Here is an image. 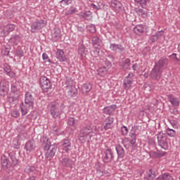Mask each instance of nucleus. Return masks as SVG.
I'll return each mask as SVG.
<instances>
[{
	"mask_svg": "<svg viewBox=\"0 0 180 180\" xmlns=\"http://www.w3.org/2000/svg\"><path fill=\"white\" fill-rule=\"evenodd\" d=\"M42 147H44V149L47 151L49 150V149L51 148V145H50V142H49V141H46V142H44L43 144H42Z\"/></svg>",
	"mask_w": 180,
	"mask_h": 180,
	"instance_id": "de8ad7c7",
	"label": "nucleus"
},
{
	"mask_svg": "<svg viewBox=\"0 0 180 180\" xmlns=\"http://www.w3.org/2000/svg\"><path fill=\"white\" fill-rule=\"evenodd\" d=\"M92 57H98L99 56V49L95 48L94 50L91 51Z\"/></svg>",
	"mask_w": 180,
	"mask_h": 180,
	"instance_id": "8fccbe9b",
	"label": "nucleus"
},
{
	"mask_svg": "<svg viewBox=\"0 0 180 180\" xmlns=\"http://www.w3.org/2000/svg\"><path fill=\"white\" fill-rule=\"evenodd\" d=\"M146 179L147 180H154L155 178V172L153 169H149L145 176Z\"/></svg>",
	"mask_w": 180,
	"mask_h": 180,
	"instance_id": "c85d7f7f",
	"label": "nucleus"
},
{
	"mask_svg": "<svg viewBox=\"0 0 180 180\" xmlns=\"http://www.w3.org/2000/svg\"><path fill=\"white\" fill-rule=\"evenodd\" d=\"M8 91H9V83L5 79L1 80L0 82L1 96H6V95H8Z\"/></svg>",
	"mask_w": 180,
	"mask_h": 180,
	"instance_id": "1a4fd4ad",
	"label": "nucleus"
},
{
	"mask_svg": "<svg viewBox=\"0 0 180 180\" xmlns=\"http://www.w3.org/2000/svg\"><path fill=\"white\" fill-rule=\"evenodd\" d=\"M34 106V98L30 92L25 93V104L22 103L20 106L22 116L27 115L29 110H33Z\"/></svg>",
	"mask_w": 180,
	"mask_h": 180,
	"instance_id": "f257e3e1",
	"label": "nucleus"
},
{
	"mask_svg": "<svg viewBox=\"0 0 180 180\" xmlns=\"http://www.w3.org/2000/svg\"><path fill=\"white\" fill-rule=\"evenodd\" d=\"M111 6L112 8H113L115 12H119V11L122 9V6H123V5L122 4V3H120V1L117 0H112L111 1Z\"/></svg>",
	"mask_w": 180,
	"mask_h": 180,
	"instance_id": "bb28decb",
	"label": "nucleus"
},
{
	"mask_svg": "<svg viewBox=\"0 0 180 180\" xmlns=\"http://www.w3.org/2000/svg\"><path fill=\"white\" fill-rule=\"evenodd\" d=\"M110 61H113V56H107L105 60V65H107L108 68H110V67H112V62Z\"/></svg>",
	"mask_w": 180,
	"mask_h": 180,
	"instance_id": "ea45409f",
	"label": "nucleus"
},
{
	"mask_svg": "<svg viewBox=\"0 0 180 180\" xmlns=\"http://www.w3.org/2000/svg\"><path fill=\"white\" fill-rule=\"evenodd\" d=\"M11 70H12V69H11V65H9L8 64L4 65V71H5V72H6V74L8 72H11Z\"/></svg>",
	"mask_w": 180,
	"mask_h": 180,
	"instance_id": "603ef678",
	"label": "nucleus"
},
{
	"mask_svg": "<svg viewBox=\"0 0 180 180\" xmlns=\"http://www.w3.org/2000/svg\"><path fill=\"white\" fill-rule=\"evenodd\" d=\"M83 19H86V20H91L92 19V13L91 11H86L81 14L80 15Z\"/></svg>",
	"mask_w": 180,
	"mask_h": 180,
	"instance_id": "c9c22d12",
	"label": "nucleus"
},
{
	"mask_svg": "<svg viewBox=\"0 0 180 180\" xmlns=\"http://www.w3.org/2000/svg\"><path fill=\"white\" fill-rule=\"evenodd\" d=\"M162 179L163 180H174V177L171 176V174L168 173H165L162 174Z\"/></svg>",
	"mask_w": 180,
	"mask_h": 180,
	"instance_id": "49530a36",
	"label": "nucleus"
},
{
	"mask_svg": "<svg viewBox=\"0 0 180 180\" xmlns=\"http://www.w3.org/2000/svg\"><path fill=\"white\" fill-rule=\"evenodd\" d=\"M46 26V22L44 20H39L34 22L31 25V32L32 33H36L37 30L43 29Z\"/></svg>",
	"mask_w": 180,
	"mask_h": 180,
	"instance_id": "423d86ee",
	"label": "nucleus"
},
{
	"mask_svg": "<svg viewBox=\"0 0 180 180\" xmlns=\"http://www.w3.org/2000/svg\"><path fill=\"white\" fill-rule=\"evenodd\" d=\"M20 113L19 111L18 110H13L11 112V116H13V117H19Z\"/></svg>",
	"mask_w": 180,
	"mask_h": 180,
	"instance_id": "4d7b16f0",
	"label": "nucleus"
},
{
	"mask_svg": "<svg viewBox=\"0 0 180 180\" xmlns=\"http://www.w3.org/2000/svg\"><path fill=\"white\" fill-rule=\"evenodd\" d=\"M113 151L112 149H107L104 151L103 155V162L108 163L111 162L112 160L114 158Z\"/></svg>",
	"mask_w": 180,
	"mask_h": 180,
	"instance_id": "9d476101",
	"label": "nucleus"
},
{
	"mask_svg": "<svg viewBox=\"0 0 180 180\" xmlns=\"http://www.w3.org/2000/svg\"><path fill=\"white\" fill-rule=\"evenodd\" d=\"M68 124L69 126H73V127H75V126H78V120H75L74 117H69Z\"/></svg>",
	"mask_w": 180,
	"mask_h": 180,
	"instance_id": "4c0bfd02",
	"label": "nucleus"
},
{
	"mask_svg": "<svg viewBox=\"0 0 180 180\" xmlns=\"http://www.w3.org/2000/svg\"><path fill=\"white\" fill-rule=\"evenodd\" d=\"M16 54L17 56L19 57V58H22V57H23V51L18 50Z\"/></svg>",
	"mask_w": 180,
	"mask_h": 180,
	"instance_id": "bf43d9fd",
	"label": "nucleus"
},
{
	"mask_svg": "<svg viewBox=\"0 0 180 180\" xmlns=\"http://www.w3.org/2000/svg\"><path fill=\"white\" fill-rule=\"evenodd\" d=\"M168 65V58L163 57L161 58L157 63H155V66L158 67L160 70H164L165 67Z\"/></svg>",
	"mask_w": 180,
	"mask_h": 180,
	"instance_id": "6ab92c4d",
	"label": "nucleus"
},
{
	"mask_svg": "<svg viewBox=\"0 0 180 180\" xmlns=\"http://www.w3.org/2000/svg\"><path fill=\"white\" fill-rule=\"evenodd\" d=\"M39 85L43 92H49L51 89V82L46 76H41L39 78Z\"/></svg>",
	"mask_w": 180,
	"mask_h": 180,
	"instance_id": "20e7f679",
	"label": "nucleus"
},
{
	"mask_svg": "<svg viewBox=\"0 0 180 180\" xmlns=\"http://www.w3.org/2000/svg\"><path fill=\"white\" fill-rule=\"evenodd\" d=\"M95 167L97 169H99V168H102V167H103V165L101 164L99 162H97L95 165Z\"/></svg>",
	"mask_w": 180,
	"mask_h": 180,
	"instance_id": "338daca9",
	"label": "nucleus"
},
{
	"mask_svg": "<svg viewBox=\"0 0 180 180\" xmlns=\"http://www.w3.org/2000/svg\"><path fill=\"white\" fill-rule=\"evenodd\" d=\"M1 165L6 171H12L13 169L12 163H11L9 159L6 158L5 156L1 158Z\"/></svg>",
	"mask_w": 180,
	"mask_h": 180,
	"instance_id": "2eb2a0df",
	"label": "nucleus"
},
{
	"mask_svg": "<svg viewBox=\"0 0 180 180\" xmlns=\"http://www.w3.org/2000/svg\"><path fill=\"white\" fill-rule=\"evenodd\" d=\"M19 94L18 93L13 94L12 96H10L8 98V102H9V103H13L14 102H18V101L19 100Z\"/></svg>",
	"mask_w": 180,
	"mask_h": 180,
	"instance_id": "72a5a7b5",
	"label": "nucleus"
},
{
	"mask_svg": "<svg viewBox=\"0 0 180 180\" xmlns=\"http://www.w3.org/2000/svg\"><path fill=\"white\" fill-rule=\"evenodd\" d=\"M150 40L152 41V43H155V41L158 40V38L156 37L155 34L150 37Z\"/></svg>",
	"mask_w": 180,
	"mask_h": 180,
	"instance_id": "13d9d810",
	"label": "nucleus"
},
{
	"mask_svg": "<svg viewBox=\"0 0 180 180\" xmlns=\"http://www.w3.org/2000/svg\"><path fill=\"white\" fill-rule=\"evenodd\" d=\"M52 128L53 131H55L56 136H60V134H61V129L60 127H57V124L53 125Z\"/></svg>",
	"mask_w": 180,
	"mask_h": 180,
	"instance_id": "c03bdc74",
	"label": "nucleus"
},
{
	"mask_svg": "<svg viewBox=\"0 0 180 180\" xmlns=\"http://www.w3.org/2000/svg\"><path fill=\"white\" fill-rule=\"evenodd\" d=\"M56 58L59 60V61H67V58L65 57V54H64V51L62 49H58L56 53Z\"/></svg>",
	"mask_w": 180,
	"mask_h": 180,
	"instance_id": "a878e982",
	"label": "nucleus"
},
{
	"mask_svg": "<svg viewBox=\"0 0 180 180\" xmlns=\"http://www.w3.org/2000/svg\"><path fill=\"white\" fill-rule=\"evenodd\" d=\"M136 12L139 16H142V18H146V16H147V12L141 8H136Z\"/></svg>",
	"mask_w": 180,
	"mask_h": 180,
	"instance_id": "37998d69",
	"label": "nucleus"
},
{
	"mask_svg": "<svg viewBox=\"0 0 180 180\" xmlns=\"http://www.w3.org/2000/svg\"><path fill=\"white\" fill-rule=\"evenodd\" d=\"M91 43H92V46H93V47H94V49H101V47H102V46H103L102 39L98 36H95V37H92Z\"/></svg>",
	"mask_w": 180,
	"mask_h": 180,
	"instance_id": "4468645a",
	"label": "nucleus"
},
{
	"mask_svg": "<svg viewBox=\"0 0 180 180\" xmlns=\"http://www.w3.org/2000/svg\"><path fill=\"white\" fill-rule=\"evenodd\" d=\"M91 8H93V9H96L97 11H99V9H101V6L91 4Z\"/></svg>",
	"mask_w": 180,
	"mask_h": 180,
	"instance_id": "69168bd1",
	"label": "nucleus"
},
{
	"mask_svg": "<svg viewBox=\"0 0 180 180\" xmlns=\"http://www.w3.org/2000/svg\"><path fill=\"white\" fill-rule=\"evenodd\" d=\"M94 133V129H92V127L89 125H87L86 127H84L81 131L80 134L79 135V140H84V139H91L92 137V134Z\"/></svg>",
	"mask_w": 180,
	"mask_h": 180,
	"instance_id": "7ed1b4c3",
	"label": "nucleus"
},
{
	"mask_svg": "<svg viewBox=\"0 0 180 180\" xmlns=\"http://www.w3.org/2000/svg\"><path fill=\"white\" fill-rule=\"evenodd\" d=\"M115 121V119L112 117H108L105 118V120L103 122L101 128L102 130H105V131L107 130H110L113 127V122Z\"/></svg>",
	"mask_w": 180,
	"mask_h": 180,
	"instance_id": "0eeeda50",
	"label": "nucleus"
},
{
	"mask_svg": "<svg viewBox=\"0 0 180 180\" xmlns=\"http://www.w3.org/2000/svg\"><path fill=\"white\" fill-rule=\"evenodd\" d=\"M91 89H92V84H91V83H86V84H83V86L82 87V91L83 94L89 92V91H91Z\"/></svg>",
	"mask_w": 180,
	"mask_h": 180,
	"instance_id": "2f4dec72",
	"label": "nucleus"
},
{
	"mask_svg": "<svg viewBox=\"0 0 180 180\" xmlns=\"http://www.w3.org/2000/svg\"><path fill=\"white\" fill-rule=\"evenodd\" d=\"M136 5L141 6V8H146L148 0H134Z\"/></svg>",
	"mask_w": 180,
	"mask_h": 180,
	"instance_id": "473e14b6",
	"label": "nucleus"
},
{
	"mask_svg": "<svg viewBox=\"0 0 180 180\" xmlns=\"http://www.w3.org/2000/svg\"><path fill=\"white\" fill-rule=\"evenodd\" d=\"M97 72L100 77H105V75L108 74V68H106L105 66H103L97 70Z\"/></svg>",
	"mask_w": 180,
	"mask_h": 180,
	"instance_id": "7c9ffc66",
	"label": "nucleus"
},
{
	"mask_svg": "<svg viewBox=\"0 0 180 180\" xmlns=\"http://www.w3.org/2000/svg\"><path fill=\"white\" fill-rule=\"evenodd\" d=\"M149 155L150 158H158V153L155 151H153V150L150 151Z\"/></svg>",
	"mask_w": 180,
	"mask_h": 180,
	"instance_id": "3c124183",
	"label": "nucleus"
},
{
	"mask_svg": "<svg viewBox=\"0 0 180 180\" xmlns=\"http://www.w3.org/2000/svg\"><path fill=\"white\" fill-rule=\"evenodd\" d=\"M4 29L6 32H8V33H11V32H13V30H15V25L8 24L5 26Z\"/></svg>",
	"mask_w": 180,
	"mask_h": 180,
	"instance_id": "79ce46f5",
	"label": "nucleus"
},
{
	"mask_svg": "<svg viewBox=\"0 0 180 180\" xmlns=\"http://www.w3.org/2000/svg\"><path fill=\"white\" fill-rule=\"evenodd\" d=\"M6 75H8V77L10 78H15V77L16 75V74H15V72H12V70L10 71L9 72H8Z\"/></svg>",
	"mask_w": 180,
	"mask_h": 180,
	"instance_id": "0e129e2a",
	"label": "nucleus"
},
{
	"mask_svg": "<svg viewBox=\"0 0 180 180\" xmlns=\"http://www.w3.org/2000/svg\"><path fill=\"white\" fill-rule=\"evenodd\" d=\"M42 58L45 61H49L50 63V59H49V56L47 55V53H43L42 54Z\"/></svg>",
	"mask_w": 180,
	"mask_h": 180,
	"instance_id": "680f3d73",
	"label": "nucleus"
},
{
	"mask_svg": "<svg viewBox=\"0 0 180 180\" xmlns=\"http://www.w3.org/2000/svg\"><path fill=\"white\" fill-rule=\"evenodd\" d=\"M133 30L135 34H138L139 36H141V34H143V33H144V30H146V25H137L134 27Z\"/></svg>",
	"mask_w": 180,
	"mask_h": 180,
	"instance_id": "5701e85b",
	"label": "nucleus"
},
{
	"mask_svg": "<svg viewBox=\"0 0 180 180\" xmlns=\"http://www.w3.org/2000/svg\"><path fill=\"white\" fill-rule=\"evenodd\" d=\"M166 134H167L169 137H175V136H176V131L168 127L166 129Z\"/></svg>",
	"mask_w": 180,
	"mask_h": 180,
	"instance_id": "58836bf2",
	"label": "nucleus"
},
{
	"mask_svg": "<svg viewBox=\"0 0 180 180\" xmlns=\"http://www.w3.org/2000/svg\"><path fill=\"white\" fill-rule=\"evenodd\" d=\"M25 149L28 153H32V151H34L36 149V144L34 139L29 140L26 143L25 146Z\"/></svg>",
	"mask_w": 180,
	"mask_h": 180,
	"instance_id": "a211bd4d",
	"label": "nucleus"
},
{
	"mask_svg": "<svg viewBox=\"0 0 180 180\" xmlns=\"http://www.w3.org/2000/svg\"><path fill=\"white\" fill-rule=\"evenodd\" d=\"M48 108L52 117H53V119H57V117L61 114V111L65 107L63 103L56 101L51 102L50 104H49Z\"/></svg>",
	"mask_w": 180,
	"mask_h": 180,
	"instance_id": "f03ea898",
	"label": "nucleus"
},
{
	"mask_svg": "<svg viewBox=\"0 0 180 180\" xmlns=\"http://www.w3.org/2000/svg\"><path fill=\"white\" fill-rule=\"evenodd\" d=\"M78 53L81 57H84V56H86L88 54V50L84 45H81L78 49Z\"/></svg>",
	"mask_w": 180,
	"mask_h": 180,
	"instance_id": "c756f323",
	"label": "nucleus"
},
{
	"mask_svg": "<svg viewBox=\"0 0 180 180\" xmlns=\"http://www.w3.org/2000/svg\"><path fill=\"white\" fill-rule=\"evenodd\" d=\"M167 99L169 102L172 105V106H174L176 108H178L180 105V101L179 98L174 96L172 94H169L167 96Z\"/></svg>",
	"mask_w": 180,
	"mask_h": 180,
	"instance_id": "412c9836",
	"label": "nucleus"
},
{
	"mask_svg": "<svg viewBox=\"0 0 180 180\" xmlns=\"http://www.w3.org/2000/svg\"><path fill=\"white\" fill-rule=\"evenodd\" d=\"M75 12H77V8H70L68 10V14L69 15H72L73 13H75Z\"/></svg>",
	"mask_w": 180,
	"mask_h": 180,
	"instance_id": "052dcab7",
	"label": "nucleus"
},
{
	"mask_svg": "<svg viewBox=\"0 0 180 180\" xmlns=\"http://www.w3.org/2000/svg\"><path fill=\"white\" fill-rule=\"evenodd\" d=\"M60 164L62 167H65V168H71L72 167V160L69 158H63L62 161H60Z\"/></svg>",
	"mask_w": 180,
	"mask_h": 180,
	"instance_id": "b1692460",
	"label": "nucleus"
},
{
	"mask_svg": "<svg viewBox=\"0 0 180 180\" xmlns=\"http://www.w3.org/2000/svg\"><path fill=\"white\" fill-rule=\"evenodd\" d=\"M76 94H77V89H75V87L72 88V89L69 91V95H70V96H72Z\"/></svg>",
	"mask_w": 180,
	"mask_h": 180,
	"instance_id": "6e6d98bb",
	"label": "nucleus"
},
{
	"mask_svg": "<svg viewBox=\"0 0 180 180\" xmlns=\"http://www.w3.org/2000/svg\"><path fill=\"white\" fill-rule=\"evenodd\" d=\"M56 151H57V146H51V148L48 149L47 152L45 154L46 158L51 160V158H53V157L56 155Z\"/></svg>",
	"mask_w": 180,
	"mask_h": 180,
	"instance_id": "f3484780",
	"label": "nucleus"
},
{
	"mask_svg": "<svg viewBox=\"0 0 180 180\" xmlns=\"http://www.w3.org/2000/svg\"><path fill=\"white\" fill-rule=\"evenodd\" d=\"M115 150L117 151L118 160H122V158H124V155H126V151L124 150L123 146H122L120 144H118L115 146Z\"/></svg>",
	"mask_w": 180,
	"mask_h": 180,
	"instance_id": "aec40b11",
	"label": "nucleus"
},
{
	"mask_svg": "<svg viewBox=\"0 0 180 180\" xmlns=\"http://www.w3.org/2000/svg\"><path fill=\"white\" fill-rule=\"evenodd\" d=\"M26 174H32V172H36V167L33 166H27L25 169Z\"/></svg>",
	"mask_w": 180,
	"mask_h": 180,
	"instance_id": "a19ab883",
	"label": "nucleus"
},
{
	"mask_svg": "<svg viewBox=\"0 0 180 180\" xmlns=\"http://www.w3.org/2000/svg\"><path fill=\"white\" fill-rule=\"evenodd\" d=\"M121 131H122V136H127L129 133V129H127V127L126 126H122L121 127Z\"/></svg>",
	"mask_w": 180,
	"mask_h": 180,
	"instance_id": "09e8293b",
	"label": "nucleus"
},
{
	"mask_svg": "<svg viewBox=\"0 0 180 180\" xmlns=\"http://www.w3.org/2000/svg\"><path fill=\"white\" fill-rule=\"evenodd\" d=\"M161 75H162V69L155 65L150 72V77L155 81H158L161 78Z\"/></svg>",
	"mask_w": 180,
	"mask_h": 180,
	"instance_id": "6e6552de",
	"label": "nucleus"
},
{
	"mask_svg": "<svg viewBox=\"0 0 180 180\" xmlns=\"http://www.w3.org/2000/svg\"><path fill=\"white\" fill-rule=\"evenodd\" d=\"M62 150L65 151V153H70L71 151L72 146H71V141L70 139H63L62 141Z\"/></svg>",
	"mask_w": 180,
	"mask_h": 180,
	"instance_id": "ddd939ff",
	"label": "nucleus"
},
{
	"mask_svg": "<svg viewBox=\"0 0 180 180\" xmlns=\"http://www.w3.org/2000/svg\"><path fill=\"white\" fill-rule=\"evenodd\" d=\"M133 77L134 74L133 72L129 73L124 80V89H130L131 85H133Z\"/></svg>",
	"mask_w": 180,
	"mask_h": 180,
	"instance_id": "9b49d317",
	"label": "nucleus"
},
{
	"mask_svg": "<svg viewBox=\"0 0 180 180\" xmlns=\"http://www.w3.org/2000/svg\"><path fill=\"white\" fill-rule=\"evenodd\" d=\"M89 30L91 32V33H96V27H95V26H91Z\"/></svg>",
	"mask_w": 180,
	"mask_h": 180,
	"instance_id": "774afa93",
	"label": "nucleus"
},
{
	"mask_svg": "<svg viewBox=\"0 0 180 180\" xmlns=\"http://www.w3.org/2000/svg\"><path fill=\"white\" fill-rule=\"evenodd\" d=\"M155 35H156V37H158V39H160V37H162L164 35V30H161L155 32Z\"/></svg>",
	"mask_w": 180,
	"mask_h": 180,
	"instance_id": "5fc2aeb1",
	"label": "nucleus"
},
{
	"mask_svg": "<svg viewBox=\"0 0 180 180\" xmlns=\"http://www.w3.org/2000/svg\"><path fill=\"white\" fill-rule=\"evenodd\" d=\"M139 129V127L134 126L132 127L130 133H129V137L131 138L130 143L131 146L134 147L136 146V140L137 139V134H136V131Z\"/></svg>",
	"mask_w": 180,
	"mask_h": 180,
	"instance_id": "f8f14e48",
	"label": "nucleus"
},
{
	"mask_svg": "<svg viewBox=\"0 0 180 180\" xmlns=\"http://www.w3.org/2000/svg\"><path fill=\"white\" fill-rule=\"evenodd\" d=\"M59 4H60L61 6H67L72 4V0H61Z\"/></svg>",
	"mask_w": 180,
	"mask_h": 180,
	"instance_id": "a18cd8bd",
	"label": "nucleus"
},
{
	"mask_svg": "<svg viewBox=\"0 0 180 180\" xmlns=\"http://www.w3.org/2000/svg\"><path fill=\"white\" fill-rule=\"evenodd\" d=\"M110 49L115 53H122V51H124V46L120 44H110Z\"/></svg>",
	"mask_w": 180,
	"mask_h": 180,
	"instance_id": "dca6fc26",
	"label": "nucleus"
},
{
	"mask_svg": "<svg viewBox=\"0 0 180 180\" xmlns=\"http://www.w3.org/2000/svg\"><path fill=\"white\" fill-rule=\"evenodd\" d=\"M66 82L69 86H71V85H72V80L70 77H66Z\"/></svg>",
	"mask_w": 180,
	"mask_h": 180,
	"instance_id": "e2e57ef3",
	"label": "nucleus"
},
{
	"mask_svg": "<svg viewBox=\"0 0 180 180\" xmlns=\"http://www.w3.org/2000/svg\"><path fill=\"white\" fill-rule=\"evenodd\" d=\"M120 66L124 68V70H127L130 67V59H125L120 63Z\"/></svg>",
	"mask_w": 180,
	"mask_h": 180,
	"instance_id": "e433bc0d",
	"label": "nucleus"
},
{
	"mask_svg": "<svg viewBox=\"0 0 180 180\" xmlns=\"http://www.w3.org/2000/svg\"><path fill=\"white\" fill-rule=\"evenodd\" d=\"M116 108H117L116 105H112L110 106L105 107L103 108V113H105V115H112V113H113V112L116 110Z\"/></svg>",
	"mask_w": 180,
	"mask_h": 180,
	"instance_id": "cd10ccee",
	"label": "nucleus"
},
{
	"mask_svg": "<svg viewBox=\"0 0 180 180\" xmlns=\"http://www.w3.org/2000/svg\"><path fill=\"white\" fill-rule=\"evenodd\" d=\"M158 145L163 150H168V142H167V135L162 132H159L157 135Z\"/></svg>",
	"mask_w": 180,
	"mask_h": 180,
	"instance_id": "39448f33",
	"label": "nucleus"
},
{
	"mask_svg": "<svg viewBox=\"0 0 180 180\" xmlns=\"http://www.w3.org/2000/svg\"><path fill=\"white\" fill-rule=\"evenodd\" d=\"M19 89H20V82L18 81L13 82L11 84V92L13 94H18V96H20V92H19Z\"/></svg>",
	"mask_w": 180,
	"mask_h": 180,
	"instance_id": "4be33fe9",
	"label": "nucleus"
},
{
	"mask_svg": "<svg viewBox=\"0 0 180 180\" xmlns=\"http://www.w3.org/2000/svg\"><path fill=\"white\" fill-rule=\"evenodd\" d=\"M9 157L11 160V165L12 167H15V165H18V164H19V160H18V158H16V156L14 155L13 153H10L9 154Z\"/></svg>",
	"mask_w": 180,
	"mask_h": 180,
	"instance_id": "f704fd0d",
	"label": "nucleus"
},
{
	"mask_svg": "<svg viewBox=\"0 0 180 180\" xmlns=\"http://www.w3.org/2000/svg\"><path fill=\"white\" fill-rule=\"evenodd\" d=\"M52 39L53 41H58L61 39V30L58 28H55L52 32Z\"/></svg>",
	"mask_w": 180,
	"mask_h": 180,
	"instance_id": "393cba45",
	"label": "nucleus"
},
{
	"mask_svg": "<svg viewBox=\"0 0 180 180\" xmlns=\"http://www.w3.org/2000/svg\"><path fill=\"white\" fill-rule=\"evenodd\" d=\"M158 158H161L162 157H165L167 152H162V151H160L158 150Z\"/></svg>",
	"mask_w": 180,
	"mask_h": 180,
	"instance_id": "864d4df0",
	"label": "nucleus"
}]
</instances>
